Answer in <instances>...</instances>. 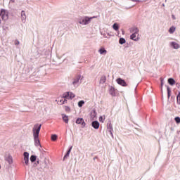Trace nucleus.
Returning <instances> with one entry per match:
<instances>
[{"label": "nucleus", "mask_w": 180, "mask_h": 180, "mask_svg": "<svg viewBox=\"0 0 180 180\" xmlns=\"http://www.w3.org/2000/svg\"><path fill=\"white\" fill-rule=\"evenodd\" d=\"M1 18L3 20H8L9 19V13L5 9L1 10Z\"/></svg>", "instance_id": "39448f33"}, {"label": "nucleus", "mask_w": 180, "mask_h": 180, "mask_svg": "<svg viewBox=\"0 0 180 180\" xmlns=\"http://www.w3.org/2000/svg\"><path fill=\"white\" fill-rule=\"evenodd\" d=\"M21 20L23 23L26 22V13H25V11H21Z\"/></svg>", "instance_id": "f8f14e48"}, {"label": "nucleus", "mask_w": 180, "mask_h": 180, "mask_svg": "<svg viewBox=\"0 0 180 180\" xmlns=\"http://www.w3.org/2000/svg\"><path fill=\"white\" fill-rule=\"evenodd\" d=\"M110 133L111 136H113V133H112V131H110Z\"/></svg>", "instance_id": "a19ab883"}, {"label": "nucleus", "mask_w": 180, "mask_h": 180, "mask_svg": "<svg viewBox=\"0 0 180 180\" xmlns=\"http://www.w3.org/2000/svg\"><path fill=\"white\" fill-rule=\"evenodd\" d=\"M1 15H2V13H0V16H1Z\"/></svg>", "instance_id": "a18cd8bd"}, {"label": "nucleus", "mask_w": 180, "mask_h": 180, "mask_svg": "<svg viewBox=\"0 0 180 180\" xmlns=\"http://www.w3.org/2000/svg\"><path fill=\"white\" fill-rule=\"evenodd\" d=\"M14 44H15V46H19V44H20L19 40H15Z\"/></svg>", "instance_id": "e433bc0d"}, {"label": "nucleus", "mask_w": 180, "mask_h": 180, "mask_svg": "<svg viewBox=\"0 0 180 180\" xmlns=\"http://www.w3.org/2000/svg\"><path fill=\"white\" fill-rule=\"evenodd\" d=\"M51 140H52V141H56V140H57V135L53 134L51 136Z\"/></svg>", "instance_id": "c85d7f7f"}, {"label": "nucleus", "mask_w": 180, "mask_h": 180, "mask_svg": "<svg viewBox=\"0 0 180 180\" xmlns=\"http://www.w3.org/2000/svg\"><path fill=\"white\" fill-rule=\"evenodd\" d=\"M65 112H71V108L68 106H65Z\"/></svg>", "instance_id": "2f4dec72"}, {"label": "nucleus", "mask_w": 180, "mask_h": 180, "mask_svg": "<svg viewBox=\"0 0 180 180\" xmlns=\"http://www.w3.org/2000/svg\"><path fill=\"white\" fill-rule=\"evenodd\" d=\"M98 53H100V54H104V55H105L107 53H108V51L104 49V48H101V49H100L99 50H98Z\"/></svg>", "instance_id": "dca6fc26"}, {"label": "nucleus", "mask_w": 180, "mask_h": 180, "mask_svg": "<svg viewBox=\"0 0 180 180\" xmlns=\"http://www.w3.org/2000/svg\"><path fill=\"white\" fill-rule=\"evenodd\" d=\"M73 98H75V94L73 93L69 92V99H73Z\"/></svg>", "instance_id": "cd10ccee"}, {"label": "nucleus", "mask_w": 180, "mask_h": 180, "mask_svg": "<svg viewBox=\"0 0 180 180\" xmlns=\"http://www.w3.org/2000/svg\"><path fill=\"white\" fill-rule=\"evenodd\" d=\"M71 150H72V146H71L70 149L67 151V153L63 158V161L65 160V159L68 158V157H70V153H71Z\"/></svg>", "instance_id": "ddd939ff"}, {"label": "nucleus", "mask_w": 180, "mask_h": 180, "mask_svg": "<svg viewBox=\"0 0 180 180\" xmlns=\"http://www.w3.org/2000/svg\"><path fill=\"white\" fill-rule=\"evenodd\" d=\"M119 43L120 44H124V43H126V39H124V38H120L119 40Z\"/></svg>", "instance_id": "393cba45"}, {"label": "nucleus", "mask_w": 180, "mask_h": 180, "mask_svg": "<svg viewBox=\"0 0 180 180\" xmlns=\"http://www.w3.org/2000/svg\"><path fill=\"white\" fill-rule=\"evenodd\" d=\"M60 102H62V105H64L65 103H67V99H64V100H60Z\"/></svg>", "instance_id": "c9c22d12"}, {"label": "nucleus", "mask_w": 180, "mask_h": 180, "mask_svg": "<svg viewBox=\"0 0 180 180\" xmlns=\"http://www.w3.org/2000/svg\"><path fill=\"white\" fill-rule=\"evenodd\" d=\"M168 83L169 85H175V80L173 78L168 79Z\"/></svg>", "instance_id": "aec40b11"}, {"label": "nucleus", "mask_w": 180, "mask_h": 180, "mask_svg": "<svg viewBox=\"0 0 180 180\" xmlns=\"http://www.w3.org/2000/svg\"><path fill=\"white\" fill-rule=\"evenodd\" d=\"M80 78H81V77L77 76L76 77H75L72 79V85L73 87L78 88V86H79V79H80Z\"/></svg>", "instance_id": "20e7f679"}, {"label": "nucleus", "mask_w": 180, "mask_h": 180, "mask_svg": "<svg viewBox=\"0 0 180 180\" xmlns=\"http://www.w3.org/2000/svg\"><path fill=\"white\" fill-rule=\"evenodd\" d=\"M91 126H92V127H94V129H96V130H98V129H99V126H100L99 122H98V121L92 122Z\"/></svg>", "instance_id": "0eeeda50"}, {"label": "nucleus", "mask_w": 180, "mask_h": 180, "mask_svg": "<svg viewBox=\"0 0 180 180\" xmlns=\"http://www.w3.org/2000/svg\"><path fill=\"white\" fill-rule=\"evenodd\" d=\"M171 96V89H169V86H167V98L169 99Z\"/></svg>", "instance_id": "a878e982"}, {"label": "nucleus", "mask_w": 180, "mask_h": 180, "mask_svg": "<svg viewBox=\"0 0 180 180\" xmlns=\"http://www.w3.org/2000/svg\"><path fill=\"white\" fill-rule=\"evenodd\" d=\"M132 2H141L140 0H131Z\"/></svg>", "instance_id": "4c0bfd02"}, {"label": "nucleus", "mask_w": 180, "mask_h": 180, "mask_svg": "<svg viewBox=\"0 0 180 180\" xmlns=\"http://www.w3.org/2000/svg\"><path fill=\"white\" fill-rule=\"evenodd\" d=\"M39 151H41V149L39 148Z\"/></svg>", "instance_id": "c03bdc74"}, {"label": "nucleus", "mask_w": 180, "mask_h": 180, "mask_svg": "<svg viewBox=\"0 0 180 180\" xmlns=\"http://www.w3.org/2000/svg\"><path fill=\"white\" fill-rule=\"evenodd\" d=\"M170 46L172 47H173V49H174L175 50H178V49H179L180 46L179 45L178 43L172 41L170 43Z\"/></svg>", "instance_id": "1a4fd4ad"}, {"label": "nucleus", "mask_w": 180, "mask_h": 180, "mask_svg": "<svg viewBox=\"0 0 180 180\" xmlns=\"http://www.w3.org/2000/svg\"><path fill=\"white\" fill-rule=\"evenodd\" d=\"M96 111L95 110H93L91 112V115H90V117H91V120H95V119H96Z\"/></svg>", "instance_id": "6e6552de"}, {"label": "nucleus", "mask_w": 180, "mask_h": 180, "mask_svg": "<svg viewBox=\"0 0 180 180\" xmlns=\"http://www.w3.org/2000/svg\"><path fill=\"white\" fill-rule=\"evenodd\" d=\"M25 164L29 165V158H24Z\"/></svg>", "instance_id": "72a5a7b5"}, {"label": "nucleus", "mask_w": 180, "mask_h": 180, "mask_svg": "<svg viewBox=\"0 0 180 180\" xmlns=\"http://www.w3.org/2000/svg\"><path fill=\"white\" fill-rule=\"evenodd\" d=\"M11 2H15V0H10Z\"/></svg>", "instance_id": "79ce46f5"}, {"label": "nucleus", "mask_w": 180, "mask_h": 180, "mask_svg": "<svg viewBox=\"0 0 180 180\" xmlns=\"http://www.w3.org/2000/svg\"><path fill=\"white\" fill-rule=\"evenodd\" d=\"M6 161L8 162V164H13V158H12V156L9 155Z\"/></svg>", "instance_id": "a211bd4d"}, {"label": "nucleus", "mask_w": 180, "mask_h": 180, "mask_svg": "<svg viewBox=\"0 0 180 180\" xmlns=\"http://www.w3.org/2000/svg\"><path fill=\"white\" fill-rule=\"evenodd\" d=\"M37 164H39V165H40V162H41V160H37Z\"/></svg>", "instance_id": "ea45409f"}, {"label": "nucleus", "mask_w": 180, "mask_h": 180, "mask_svg": "<svg viewBox=\"0 0 180 180\" xmlns=\"http://www.w3.org/2000/svg\"><path fill=\"white\" fill-rule=\"evenodd\" d=\"M63 98H64V99H70V92H66V93H64L63 94Z\"/></svg>", "instance_id": "6ab92c4d"}, {"label": "nucleus", "mask_w": 180, "mask_h": 180, "mask_svg": "<svg viewBox=\"0 0 180 180\" xmlns=\"http://www.w3.org/2000/svg\"><path fill=\"white\" fill-rule=\"evenodd\" d=\"M116 81L119 85H121V86H127L126 81L123 80L122 78H118L116 79Z\"/></svg>", "instance_id": "423d86ee"}, {"label": "nucleus", "mask_w": 180, "mask_h": 180, "mask_svg": "<svg viewBox=\"0 0 180 180\" xmlns=\"http://www.w3.org/2000/svg\"><path fill=\"white\" fill-rule=\"evenodd\" d=\"M137 34H134V33H133V34L130 36V39H131V40H134V41H139V38L137 37Z\"/></svg>", "instance_id": "9b49d317"}, {"label": "nucleus", "mask_w": 180, "mask_h": 180, "mask_svg": "<svg viewBox=\"0 0 180 180\" xmlns=\"http://www.w3.org/2000/svg\"><path fill=\"white\" fill-rule=\"evenodd\" d=\"M161 85H162V86L163 85V83H162V82H161Z\"/></svg>", "instance_id": "37998d69"}, {"label": "nucleus", "mask_w": 180, "mask_h": 180, "mask_svg": "<svg viewBox=\"0 0 180 180\" xmlns=\"http://www.w3.org/2000/svg\"><path fill=\"white\" fill-rule=\"evenodd\" d=\"M104 120H105V116H101L99 117V122H101V123H103Z\"/></svg>", "instance_id": "c756f323"}, {"label": "nucleus", "mask_w": 180, "mask_h": 180, "mask_svg": "<svg viewBox=\"0 0 180 180\" xmlns=\"http://www.w3.org/2000/svg\"><path fill=\"white\" fill-rule=\"evenodd\" d=\"M62 119L63 120V122H65V123H68V116L66 115L65 114H63L62 115Z\"/></svg>", "instance_id": "2eb2a0df"}, {"label": "nucleus", "mask_w": 180, "mask_h": 180, "mask_svg": "<svg viewBox=\"0 0 180 180\" xmlns=\"http://www.w3.org/2000/svg\"><path fill=\"white\" fill-rule=\"evenodd\" d=\"M174 120H175L176 123H177V124L180 123V117H176L174 118Z\"/></svg>", "instance_id": "7c9ffc66"}, {"label": "nucleus", "mask_w": 180, "mask_h": 180, "mask_svg": "<svg viewBox=\"0 0 180 180\" xmlns=\"http://www.w3.org/2000/svg\"><path fill=\"white\" fill-rule=\"evenodd\" d=\"M110 94L112 95V96H116V93H115V88H111L110 89Z\"/></svg>", "instance_id": "bb28decb"}, {"label": "nucleus", "mask_w": 180, "mask_h": 180, "mask_svg": "<svg viewBox=\"0 0 180 180\" xmlns=\"http://www.w3.org/2000/svg\"><path fill=\"white\" fill-rule=\"evenodd\" d=\"M95 18H96V16L81 17L80 18L78 19V22L79 23V25H82L83 26H86V25H89V23H91V20H92V19H95Z\"/></svg>", "instance_id": "f03ea898"}, {"label": "nucleus", "mask_w": 180, "mask_h": 180, "mask_svg": "<svg viewBox=\"0 0 180 180\" xmlns=\"http://www.w3.org/2000/svg\"><path fill=\"white\" fill-rule=\"evenodd\" d=\"M85 105V101H80L78 102V106L79 108H82V105Z\"/></svg>", "instance_id": "b1692460"}, {"label": "nucleus", "mask_w": 180, "mask_h": 180, "mask_svg": "<svg viewBox=\"0 0 180 180\" xmlns=\"http://www.w3.org/2000/svg\"><path fill=\"white\" fill-rule=\"evenodd\" d=\"M112 28L114 29V30L117 32V30H119V25H117V23H114L112 25Z\"/></svg>", "instance_id": "412c9836"}, {"label": "nucleus", "mask_w": 180, "mask_h": 180, "mask_svg": "<svg viewBox=\"0 0 180 180\" xmlns=\"http://www.w3.org/2000/svg\"><path fill=\"white\" fill-rule=\"evenodd\" d=\"M132 33L139 34V28L137 27L132 28Z\"/></svg>", "instance_id": "5701e85b"}, {"label": "nucleus", "mask_w": 180, "mask_h": 180, "mask_svg": "<svg viewBox=\"0 0 180 180\" xmlns=\"http://www.w3.org/2000/svg\"><path fill=\"white\" fill-rule=\"evenodd\" d=\"M1 20H0V25H1Z\"/></svg>", "instance_id": "49530a36"}, {"label": "nucleus", "mask_w": 180, "mask_h": 180, "mask_svg": "<svg viewBox=\"0 0 180 180\" xmlns=\"http://www.w3.org/2000/svg\"><path fill=\"white\" fill-rule=\"evenodd\" d=\"M0 169H1V165H0Z\"/></svg>", "instance_id": "de8ad7c7"}, {"label": "nucleus", "mask_w": 180, "mask_h": 180, "mask_svg": "<svg viewBox=\"0 0 180 180\" xmlns=\"http://www.w3.org/2000/svg\"><path fill=\"white\" fill-rule=\"evenodd\" d=\"M23 155H24V158H29V153L25 152Z\"/></svg>", "instance_id": "473e14b6"}, {"label": "nucleus", "mask_w": 180, "mask_h": 180, "mask_svg": "<svg viewBox=\"0 0 180 180\" xmlns=\"http://www.w3.org/2000/svg\"><path fill=\"white\" fill-rule=\"evenodd\" d=\"M177 103L178 105H180V93H179L177 96Z\"/></svg>", "instance_id": "f704fd0d"}, {"label": "nucleus", "mask_w": 180, "mask_h": 180, "mask_svg": "<svg viewBox=\"0 0 180 180\" xmlns=\"http://www.w3.org/2000/svg\"><path fill=\"white\" fill-rule=\"evenodd\" d=\"M106 82V76L103 75L100 79V84H105Z\"/></svg>", "instance_id": "f3484780"}, {"label": "nucleus", "mask_w": 180, "mask_h": 180, "mask_svg": "<svg viewBox=\"0 0 180 180\" xmlns=\"http://www.w3.org/2000/svg\"><path fill=\"white\" fill-rule=\"evenodd\" d=\"M77 124H81L82 126H85V121H84V119L82 118H78L76 120Z\"/></svg>", "instance_id": "9d476101"}, {"label": "nucleus", "mask_w": 180, "mask_h": 180, "mask_svg": "<svg viewBox=\"0 0 180 180\" xmlns=\"http://www.w3.org/2000/svg\"><path fill=\"white\" fill-rule=\"evenodd\" d=\"M37 157L36 155H31L30 160L31 161V162H34V161H36Z\"/></svg>", "instance_id": "4be33fe9"}, {"label": "nucleus", "mask_w": 180, "mask_h": 180, "mask_svg": "<svg viewBox=\"0 0 180 180\" xmlns=\"http://www.w3.org/2000/svg\"><path fill=\"white\" fill-rule=\"evenodd\" d=\"M176 30V27H175V26H172L169 29V33H170V34H173V33H175Z\"/></svg>", "instance_id": "4468645a"}, {"label": "nucleus", "mask_w": 180, "mask_h": 180, "mask_svg": "<svg viewBox=\"0 0 180 180\" xmlns=\"http://www.w3.org/2000/svg\"><path fill=\"white\" fill-rule=\"evenodd\" d=\"M40 168L41 169H46L49 168V160L46 158H44V160L40 162Z\"/></svg>", "instance_id": "7ed1b4c3"}, {"label": "nucleus", "mask_w": 180, "mask_h": 180, "mask_svg": "<svg viewBox=\"0 0 180 180\" xmlns=\"http://www.w3.org/2000/svg\"><path fill=\"white\" fill-rule=\"evenodd\" d=\"M41 129V124H35L32 128L34 146L36 147H40V148H41V145L40 144V139H39V134H40Z\"/></svg>", "instance_id": "f257e3e1"}, {"label": "nucleus", "mask_w": 180, "mask_h": 180, "mask_svg": "<svg viewBox=\"0 0 180 180\" xmlns=\"http://www.w3.org/2000/svg\"><path fill=\"white\" fill-rule=\"evenodd\" d=\"M172 18L174 20H175V19H176V18H175V15H172Z\"/></svg>", "instance_id": "58836bf2"}]
</instances>
